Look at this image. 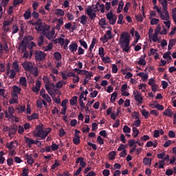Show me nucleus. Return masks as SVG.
I'll list each match as a JSON object with an SVG mask.
<instances>
[{
  "mask_svg": "<svg viewBox=\"0 0 176 176\" xmlns=\"http://www.w3.org/2000/svg\"><path fill=\"white\" fill-rule=\"evenodd\" d=\"M85 158L83 157H81V160L80 161V166H81V167L84 168L86 167V162L84 161Z\"/></svg>",
  "mask_w": 176,
  "mask_h": 176,
  "instance_id": "e2e57ef3",
  "label": "nucleus"
},
{
  "mask_svg": "<svg viewBox=\"0 0 176 176\" xmlns=\"http://www.w3.org/2000/svg\"><path fill=\"white\" fill-rule=\"evenodd\" d=\"M12 68L14 69L16 72H19L20 69L19 68V62L17 60L14 61L12 63Z\"/></svg>",
  "mask_w": 176,
  "mask_h": 176,
  "instance_id": "7c9ffc66",
  "label": "nucleus"
},
{
  "mask_svg": "<svg viewBox=\"0 0 176 176\" xmlns=\"http://www.w3.org/2000/svg\"><path fill=\"white\" fill-rule=\"evenodd\" d=\"M69 102L71 105H75L76 102H78V96H74L72 99H70Z\"/></svg>",
  "mask_w": 176,
  "mask_h": 176,
  "instance_id": "a18cd8bd",
  "label": "nucleus"
},
{
  "mask_svg": "<svg viewBox=\"0 0 176 176\" xmlns=\"http://www.w3.org/2000/svg\"><path fill=\"white\" fill-rule=\"evenodd\" d=\"M78 50V56H82V54H85V50L81 47H79Z\"/></svg>",
  "mask_w": 176,
  "mask_h": 176,
  "instance_id": "69168bd1",
  "label": "nucleus"
},
{
  "mask_svg": "<svg viewBox=\"0 0 176 176\" xmlns=\"http://www.w3.org/2000/svg\"><path fill=\"white\" fill-rule=\"evenodd\" d=\"M118 97V92H113L111 94V98L110 99V102L113 104V102H115V101H116V98Z\"/></svg>",
  "mask_w": 176,
  "mask_h": 176,
  "instance_id": "72a5a7b5",
  "label": "nucleus"
},
{
  "mask_svg": "<svg viewBox=\"0 0 176 176\" xmlns=\"http://www.w3.org/2000/svg\"><path fill=\"white\" fill-rule=\"evenodd\" d=\"M120 45H121L122 47L124 45V47L122 50L123 52H126V53L130 52V46H129V45H130V34L129 32H124L120 34Z\"/></svg>",
  "mask_w": 176,
  "mask_h": 176,
  "instance_id": "f257e3e1",
  "label": "nucleus"
},
{
  "mask_svg": "<svg viewBox=\"0 0 176 176\" xmlns=\"http://www.w3.org/2000/svg\"><path fill=\"white\" fill-rule=\"evenodd\" d=\"M22 67L25 71H28V72H32V69H34V65L30 61L23 62L22 63Z\"/></svg>",
  "mask_w": 176,
  "mask_h": 176,
  "instance_id": "6e6552de",
  "label": "nucleus"
},
{
  "mask_svg": "<svg viewBox=\"0 0 176 176\" xmlns=\"http://www.w3.org/2000/svg\"><path fill=\"white\" fill-rule=\"evenodd\" d=\"M133 96L135 100L137 101L139 104H142V96H141V92H140L138 90H134L133 91Z\"/></svg>",
  "mask_w": 176,
  "mask_h": 176,
  "instance_id": "1a4fd4ad",
  "label": "nucleus"
},
{
  "mask_svg": "<svg viewBox=\"0 0 176 176\" xmlns=\"http://www.w3.org/2000/svg\"><path fill=\"white\" fill-rule=\"evenodd\" d=\"M19 82L22 86L27 87V78L25 77H21L19 79Z\"/></svg>",
  "mask_w": 176,
  "mask_h": 176,
  "instance_id": "2f4dec72",
  "label": "nucleus"
},
{
  "mask_svg": "<svg viewBox=\"0 0 176 176\" xmlns=\"http://www.w3.org/2000/svg\"><path fill=\"white\" fill-rule=\"evenodd\" d=\"M38 46H43V41H44V38H43V36H40V37L38 38Z\"/></svg>",
  "mask_w": 176,
  "mask_h": 176,
  "instance_id": "8fccbe9b",
  "label": "nucleus"
},
{
  "mask_svg": "<svg viewBox=\"0 0 176 176\" xmlns=\"http://www.w3.org/2000/svg\"><path fill=\"white\" fill-rule=\"evenodd\" d=\"M43 80L45 83V89L48 91V93L50 90H53V89H54V84L50 83V78L43 76Z\"/></svg>",
  "mask_w": 176,
  "mask_h": 176,
  "instance_id": "39448f33",
  "label": "nucleus"
},
{
  "mask_svg": "<svg viewBox=\"0 0 176 176\" xmlns=\"http://www.w3.org/2000/svg\"><path fill=\"white\" fill-rule=\"evenodd\" d=\"M68 45H69V40H68V38H65L64 46H63V49L65 50H68Z\"/></svg>",
  "mask_w": 176,
  "mask_h": 176,
  "instance_id": "052dcab7",
  "label": "nucleus"
},
{
  "mask_svg": "<svg viewBox=\"0 0 176 176\" xmlns=\"http://www.w3.org/2000/svg\"><path fill=\"white\" fill-rule=\"evenodd\" d=\"M69 50H70L71 53L75 54L78 50V43L73 42L72 44L69 45Z\"/></svg>",
  "mask_w": 176,
  "mask_h": 176,
  "instance_id": "f8f14e48",
  "label": "nucleus"
},
{
  "mask_svg": "<svg viewBox=\"0 0 176 176\" xmlns=\"http://www.w3.org/2000/svg\"><path fill=\"white\" fill-rule=\"evenodd\" d=\"M143 164L145 166H151V164H152V159L148 158V157H144L143 159Z\"/></svg>",
  "mask_w": 176,
  "mask_h": 176,
  "instance_id": "a878e982",
  "label": "nucleus"
},
{
  "mask_svg": "<svg viewBox=\"0 0 176 176\" xmlns=\"http://www.w3.org/2000/svg\"><path fill=\"white\" fill-rule=\"evenodd\" d=\"M96 12V11L93 10V7L91 6L87 7L85 10V13H87V16H89L90 20H94V19L97 17Z\"/></svg>",
  "mask_w": 176,
  "mask_h": 176,
  "instance_id": "423d86ee",
  "label": "nucleus"
},
{
  "mask_svg": "<svg viewBox=\"0 0 176 176\" xmlns=\"http://www.w3.org/2000/svg\"><path fill=\"white\" fill-rule=\"evenodd\" d=\"M54 57L56 61H60L61 60L63 56L61 55V53L58 52H56L54 53Z\"/></svg>",
  "mask_w": 176,
  "mask_h": 176,
  "instance_id": "bb28decb",
  "label": "nucleus"
},
{
  "mask_svg": "<svg viewBox=\"0 0 176 176\" xmlns=\"http://www.w3.org/2000/svg\"><path fill=\"white\" fill-rule=\"evenodd\" d=\"M50 131H52V129H50V128H47L46 130L43 131L41 140H45V138H46V137H47V135H49V133H50Z\"/></svg>",
  "mask_w": 176,
  "mask_h": 176,
  "instance_id": "393cba45",
  "label": "nucleus"
},
{
  "mask_svg": "<svg viewBox=\"0 0 176 176\" xmlns=\"http://www.w3.org/2000/svg\"><path fill=\"white\" fill-rule=\"evenodd\" d=\"M98 54H99L100 57H101V58H102V57L105 56V52L104 51V47H100L99 48V50H98Z\"/></svg>",
  "mask_w": 176,
  "mask_h": 176,
  "instance_id": "49530a36",
  "label": "nucleus"
},
{
  "mask_svg": "<svg viewBox=\"0 0 176 176\" xmlns=\"http://www.w3.org/2000/svg\"><path fill=\"white\" fill-rule=\"evenodd\" d=\"M55 14H56V16H64L65 12L62 9H56Z\"/></svg>",
  "mask_w": 176,
  "mask_h": 176,
  "instance_id": "58836bf2",
  "label": "nucleus"
},
{
  "mask_svg": "<svg viewBox=\"0 0 176 176\" xmlns=\"http://www.w3.org/2000/svg\"><path fill=\"white\" fill-rule=\"evenodd\" d=\"M32 74V75L35 77L38 76V67H34L32 69V72H30Z\"/></svg>",
  "mask_w": 176,
  "mask_h": 176,
  "instance_id": "13d9d810",
  "label": "nucleus"
},
{
  "mask_svg": "<svg viewBox=\"0 0 176 176\" xmlns=\"http://www.w3.org/2000/svg\"><path fill=\"white\" fill-rule=\"evenodd\" d=\"M150 20H151V25H155L157 24V23H159V19H157L156 18H154V19L150 18Z\"/></svg>",
  "mask_w": 176,
  "mask_h": 176,
  "instance_id": "680f3d73",
  "label": "nucleus"
},
{
  "mask_svg": "<svg viewBox=\"0 0 176 176\" xmlns=\"http://www.w3.org/2000/svg\"><path fill=\"white\" fill-rule=\"evenodd\" d=\"M123 132L129 134V133H131V129H130L127 125H124L123 127Z\"/></svg>",
  "mask_w": 176,
  "mask_h": 176,
  "instance_id": "864d4df0",
  "label": "nucleus"
},
{
  "mask_svg": "<svg viewBox=\"0 0 176 176\" xmlns=\"http://www.w3.org/2000/svg\"><path fill=\"white\" fill-rule=\"evenodd\" d=\"M34 47H36V43H35L34 41H31L28 44V48L29 50H32Z\"/></svg>",
  "mask_w": 176,
  "mask_h": 176,
  "instance_id": "e433bc0d",
  "label": "nucleus"
},
{
  "mask_svg": "<svg viewBox=\"0 0 176 176\" xmlns=\"http://www.w3.org/2000/svg\"><path fill=\"white\" fill-rule=\"evenodd\" d=\"M28 171H30L28 166L23 168L21 173V176H28Z\"/></svg>",
  "mask_w": 176,
  "mask_h": 176,
  "instance_id": "79ce46f5",
  "label": "nucleus"
},
{
  "mask_svg": "<svg viewBox=\"0 0 176 176\" xmlns=\"http://www.w3.org/2000/svg\"><path fill=\"white\" fill-rule=\"evenodd\" d=\"M123 6H124V3H123V1H120L117 8V13H122V10H123Z\"/></svg>",
  "mask_w": 176,
  "mask_h": 176,
  "instance_id": "c85d7f7f",
  "label": "nucleus"
},
{
  "mask_svg": "<svg viewBox=\"0 0 176 176\" xmlns=\"http://www.w3.org/2000/svg\"><path fill=\"white\" fill-rule=\"evenodd\" d=\"M18 129H19V127L16 124H14L13 126H12L10 128V132L8 133L9 137H12V135H14V134H16V133H17Z\"/></svg>",
  "mask_w": 176,
  "mask_h": 176,
  "instance_id": "4468645a",
  "label": "nucleus"
},
{
  "mask_svg": "<svg viewBox=\"0 0 176 176\" xmlns=\"http://www.w3.org/2000/svg\"><path fill=\"white\" fill-rule=\"evenodd\" d=\"M13 91L16 94H20L21 93V88L19 87L17 85L13 87Z\"/></svg>",
  "mask_w": 176,
  "mask_h": 176,
  "instance_id": "f704fd0d",
  "label": "nucleus"
},
{
  "mask_svg": "<svg viewBox=\"0 0 176 176\" xmlns=\"http://www.w3.org/2000/svg\"><path fill=\"white\" fill-rule=\"evenodd\" d=\"M9 74H10V79H14V78H16V71H14V69H10Z\"/></svg>",
  "mask_w": 176,
  "mask_h": 176,
  "instance_id": "09e8293b",
  "label": "nucleus"
},
{
  "mask_svg": "<svg viewBox=\"0 0 176 176\" xmlns=\"http://www.w3.org/2000/svg\"><path fill=\"white\" fill-rule=\"evenodd\" d=\"M138 64H139V65H146V61L145 60V58H141L138 61Z\"/></svg>",
  "mask_w": 176,
  "mask_h": 176,
  "instance_id": "bf43d9fd",
  "label": "nucleus"
},
{
  "mask_svg": "<svg viewBox=\"0 0 176 176\" xmlns=\"http://www.w3.org/2000/svg\"><path fill=\"white\" fill-rule=\"evenodd\" d=\"M39 118V115L36 113H34L32 116H27V119L30 122L31 120H35V119H38Z\"/></svg>",
  "mask_w": 176,
  "mask_h": 176,
  "instance_id": "412c9836",
  "label": "nucleus"
},
{
  "mask_svg": "<svg viewBox=\"0 0 176 176\" xmlns=\"http://www.w3.org/2000/svg\"><path fill=\"white\" fill-rule=\"evenodd\" d=\"M102 60L104 64H108L109 63H111V58H109V56H103L102 57Z\"/></svg>",
  "mask_w": 176,
  "mask_h": 176,
  "instance_id": "3c124183",
  "label": "nucleus"
},
{
  "mask_svg": "<svg viewBox=\"0 0 176 176\" xmlns=\"http://www.w3.org/2000/svg\"><path fill=\"white\" fill-rule=\"evenodd\" d=\"M171 0H158V2H160V5L162 6L163 10H166V9H168V2H170Z\"/></svg>",
  "mask_w": 176,
  "mask_h": 176,
  "instance_id": "2eb2a0df",
  "label": "nucleus"
},
{
  "mask_svg": "<svg viewBox=\"0 0 176 176\" xmlns=\"http://www.w3.org/2000/svg\"><path fill=\"white\" fill-rule=\"evenodd\" d=\"M154 31L155 33L153 35V42H157V36L159 34H160V31H162V28L160 27V25H157Z\"/></svg>",
  "mask_w": 176,
  "mask_h": 176,
  "instance_id": "9d476101",
  "label": "nucleus"
},
{
  "mask_svg": "<svg viewBox=\"0 0 176 176\" xmlns=\"http://www.w3.org/2000/svg\"><path fill=\"white\" fill-rule=\"evenodd\" d=\"M19 48L21 49L23 53H25L27 52V44H25V41L22 40L19 43Z\"/></svg>",
  "mask_w": 176,
  "mask_h": 176,
  "instance_id": "a211bd4d",
  "label": "nucleus"
},
{
  "mask_svg": "<svg viewBox=\"0 0 176 176\" xmlns=\"http://www.w3.org/2000/svg\"><path fill=\"white\" fill-rule=\"evenodd\" d=\"M24 138H25V142L28 144V146L29 148H31V146H32V145H34L35 144V140H34L27 136H25Z\"/></svg>",
  "mask_w": 176,
  "mask_h": 176,
  "instance_id": "dca6fc26",
  "label": "nucleus"
},
{
  "mask_svg": "<svg viewBox=\"0 0 176 176\" xmlns=\"http://www.w3.org/2000/svg\"><path fill=\"white\" fill-rule=\"evenodd\" d=\"M77 21H80V24L82 25H86V23H87V17L86 15L83 14L80 18H78Z\"/></svg>",
  "mask_w": 176,
  "mask_h": 176,
  "instance_id": "f3484780",
  "label": "nucleus"
},
{
  "mask_svg": "<svg viewBox=\"0 0 176 176\" xmlns=\"http://www.w3.org/2000/svg\"><path fill=\"white\" fill-rule=\"evenodd\" d=\"M34 54L36 61H43L46 58V53L41 50H36Z\"/></svg>",
  "mask_w": 176,
  "mask_h": 176,
  "instance_id": "7ed1b4c3",
  "label": "nucleus"
},
{
  "mask_svg": "<svg viewBox=\"0 0 176 176\" xmlns=\"http://www.w3.org/2000/svg\"><path fill=\"white\" fill-rule=\"evenodd\" d=\"M35 28L34 29L36 31L41 32L43 31L45 32V31H49L50 30V26L47 25L46 23H35Z\"/></svg>",
  "mask_w": 176,
  "mask_h": 176,
  "instance_id": "f03ea898",
  "label": "nucleus"
},
{
  "mask_svg": "<svg viewBox=\"0 0 176 176\" xmlns=\"http://www.w3.org/2000/svg\"><path fill=\"white\" fill-rule=\"evenodd\" d=\"M158 14L160 16V19H162V20H164L165 21H168V20H170V14H168V9L161 10Z\"/></svg>",
  "mask_w": 176,
  "mask_h": 176,
  "instance_id": "0eeeda50",
  "label": "nucleus"
},
{
  "mask_svg": "<svg viewBox=\"0 0 176 176\" xmlns=\"http://www.w3.org/2000/svg\"><path fill=\"white\" fill-rule=\"evenodd\" d=\"M138 76H140V78H142V80H143V82H145L146 80H148V74L144 73V72H140L137 74Z\"/></svg>",
  "mask_w": 176,
  "mask_h": 176,
  "instance_id": "4be33fe9",
  "label": "nucleus"
},
{
  "mask_svg": "<svg viewBox=\"0 0 176 176\" xmlns=\"http://www.w3.org/2000/svg\"><path fill=\"white\" fill-rule=\"evenodd\" d=\"M132 131L134 138H137V137H138V134H140V131L138 130V129H137V127L133 126Z\"/></svg>",
  "mask_w": 176,
  "mask_h": 176,
  "instance_id": "c756f323",
  "label": "nucleus"
},
{
  "mask_svg": "<svg viewBox=\"0 0 176 176\" xmlns=\"http://www.w3.org/2000/svg\"><path fill=\"white\" fill-rule=\"evenodd\" d=\"M4 113L7 119H12V120L14 119V116H13V113H8V111H6Z\"/></svg>",
  "mask_w": 176,
  "mask_h": 176,
  "instance_id": "c03bdc74",
  "label": "nucleus"
},
{
  "mask_svg": "<svg viewBox=\"0 0 176 176\" xmlns=\"http://www.w3.org/2000/svg\"><path fill=\"white\" fill-rule=\"evenodd\" d=\"M100 41L102 42V43H107V42H108V37L107 36V34H104L102 37H101Z\"/></svg>",
  "mask_w": 176,
  "mask_h": 176,
  "instance_id": "338daca9",
  "label": "nucleus"
},
{
  "mask_svg": "<svg viewBox=\"0 0 176 176\" xmlns=\"http://www.w3.org/2000/svg\"><path fill=\"white\" fill-rule=\"evenodd\" d=\"M58 24L55 26V29L58 30V31H60L61 30V25L64 24V19L63 18L58 19Z\"/></svg>",
  "mask_w": 176,
  "mask_h": 176,
  "instance_id": "6ab92c4d",
  "label": "nucleus"
},
{
  "mask_svg": "<svg viewBox=\"0 0 176 176\" xmlns=\"http://www.w3.org/2000/svg\"><path fill=\"white\" fill-rule=\"evenodd\" d=\"M8 149H14L16 146H14V142H10V143H7L6 145Z\"/></svg>",
  "mask_w": 176,
  "mask_h": 176,
  "instance_id": "a19ab883",
  "label": "nucleus"
},
{
  "mask_svg": "<svg viewBox=\"0 0 176 176\" xmlns=\"http://www.w3.org/2000/svg\"><path fill=\"white\" fill-rule=\"evenodd\" d=\"M106 17L107 20H109V24L111 25H115L116 23V20H118V18L116 17V15L113 14V12L112 11H110L106 14Z\"/></svg>",
  "mask_w": 176,
  "mask_h": 176,
  "instance_id": "20e7f679",
  "label": "nucleus"
},
{
  "mask_svg": "<svg viewBox=\"0 0 176 176\" xmlns=\"http://www.w3.org/2000/svg\"><path fill=\"white\" fill-rule=\"evenodd\" d=\"M175 45V40L174 38H171L168 43V51L171 50V49L174 47Z\"/></svg>",
  "mask_w": 176,
  "mask_h": 176,
  "instance_id": "b1692460",
  "label": "nucleus"
},
{
  "mask_svg": "<svg viewBox=\"0 0 176 176\" xmlns=\"http://www.w3.org/2000/svg\"><path fill=\"white\" fill-rule=\"evenodd\" d=\"M172 17L175 24H176V8L172 10Z\"/></svg>",
  "mask_w": 176,
  "mask_h": 176,
  "instance_id": "603ef678",
  "label": "nucleus"
},
{
  "mask_svg": "<svg viewBox=\"0 0 176 176\" xmlns=\"http://www.w3.org/2000/svg\"><path fill=\"white\" fill-rule=\"evenodd\" d=\"M23 17L25 20H30V18L31 17V12L30 10H26L25 13L23 14Z\"/></svg>",
  "mask_w": 176,
  "mask_h": 176,
  "instance_id": "37998d69",
  "label": "nucleus"
},
{
  "mask_svg": "<svg viewBox=\"0 0 176 176\" xmlns=\"http://www.w3.org/2000/svg\"><path fill=\"white\" fill-rule=\"evenodd\" d=\"M25 157H26V160H27L28 164H30V166H32V164H34V162H35V160L33 158L34 155L27 153L25 155Z\"/></svg>",
  "mask_w": 176,
  "mask_h": 176,
  "instance_id": "ddd939ff",
  "label": "nucleus"
},
{
  "mask_svg": "<svg viewBox=\"0 0 176 176\" xmlns=\"http://www.w3.org/2000/svg\"><path fill=\"white\" fill-rule=\"evenodd\" d=\"M50 6H52V0H47V4L45 6V10H50Z\"/></svg>",
  "mask_w": 176,
  "mask_h": 176,
  "instance_id": "6e6d98bb",
  "label": "nucleus"
},
{
  "mask_svg": "<svg viewBox=\"0 0 176 176\" xmlns=\"http://www.w3.org/2000/svg\"><path fill=\"white\" fill-rule=\"evenodd\" d=\"M78 42L80 44V45L82 46V47H84V49H87V43H86V41H85L83 38L80 39Z\"/></svg>",
  "mask_w": 176,
  "mask_h": 176,
  "instance_id": "ea45409f",
  "label": "nucleus"
},
{
  "mask_svg": "<svg viewBox=\"0 0 176 176\" xmlns=\"http://www.w3.org/2000/svg\"><path fill=\"white\" fill-rule=\"evenodd\" d=\"M10 104H19V95L16 93H12V98L9 100Z\"/></svg>",
  "mask_w": 176,
  "mask_h": 176,
  "instance_id": "9b49d317",
  "label": "nucleus"
},
{
  "mask_svg": "<svg viewBox=\"0 0 176 176\" xmlns=\"http://www.w3.org/2000/svg\"><path fill=\"white\" fill-rule=\"evenodd\" d=\"M109 160H115V157H116V152L111 151L109 153Z\"/></svg>",
  "mask_w": 176,
  "mask_h": 176,
  "instance_id": "c9c22d12",
  "label": "nucleus"
},
{
  "mask_svg": "<svg viewBox=\"0 0 176 176\" xmlns=\"http://www.w3.org/2000/svg\"><path fill=\"white\" fill-rule=\"evenodd\" d=\"M130 6H131V3L130 2H127L124 7V12L125 13H127L129 12V8H130Z\"/></svg>",
  "mask_w": 176,
  "mask_h": 176,
  "instance_id": "4d7b16f0",
  "label": "nucleus"
},
{
  "mask_svg": "<svg viewBox=\"0 0 176 176\" xmlns=\"http://www.w3.org/2000/svg\"><path fill=\"white\" fill-rule=\"evenodd\" d=\"M153 108H156L159 111H163V109H164V107L159 103H157Z\"/></svg>",
  "mask_w": 176,
  "mask_h": 176,
  "instance_id": "5fc2aeb1",
  "label": "nucleus"
},
{
  "mask_svg": "<svg viewBox=\"0 0 176 176\" xmlns=\"http://www.w3.org/2000/svg\"><path fill=\"white\" fill-rule=\"evenodd\" d=\"M42 97L47 101V102H52V98L47 94L43 95Z\"/></svg>",
  "mask_w": 176,
  "mask_h": 176,
  "instance_id": "0e129e2a",
  "label": "nucleus"
},
{
  "mask_svg": "<svg viewBox=\"0 0 176 176\" xmlns=\"http://www.w3.org/2000/svg\"><path fill=\"white\" fill-rule=\"evenodd\" d=\"M43 131L44 130H41V131H37L36 135V137H39V138H41V140H42V135H43Z\"/></svg>",
  "mask_w": 176,
  "mask_h": 176,
  "instance_id": "774afa93",
  "label": "nucleus"
},
{
  "mask_svg": "<svg viewBox=\"0 0 176 176\" xmlns=\"http://www.w3.org/2000/svg\"><path fill=\"white\" fill-rule=\"evenodd\" d=\"M99 25H100L101 28H102V30H105L106 27L105 25H107V19H105V18H102L99 22H98Z\"/></svg>",
  "mask_w": 176,
  "mask_h": 176,
  "instance_id": "aec40b11",
  "label": "nucleus"
},
{
  "mask_svg": "<svg viewBox=\"0 0 176 176\" xmlns=\"http://www.w3.org/2000/svg\"><path fill=\"white\" fill-rule=\"evenodd\" d=\"M84 73H82L81 75H85L87 79H89L93 76V73H90L87 71H83Z\"/></svg>",
  "mask_w": 176,
  "mask_h": 176,
  "instance_id": "4c0bfd02",
  "label": "nucleus"
},
{
  "mask_svg": "<svg viewBox=\"0 0 176 176\" xmlns=\"http://www.w3.org/2000/svg\"><path fill=\"white\" fill-rule=\"evenodd\" d=\"M17 32H19V26H17V25H13L12 34L14 35V34H17Z\"/></svg>",
  "mask_w": 176,
  "mask_h": 176,
  "instance_id": "de8ad7c7",
  "label": "nucleus"
},
{
  "mask_svg": "<svg viewBox=\"0 0 176 176\" xmlns=\"http://www.w3.org/2000/svg\"><path fill=\"white\" fill-rule=\"evenodd\" d=\"M164 116H168V118H171L174 115V112L171 111L170 109H167L166 111L163 112Z\"/></svg>",
  "mask_w": 176,
  "mask_h": 176,
  "instance_id": "5701e85b",
  "label": "nucleus"
},
{
  "mask_svg": "<svg viewBox=\"0 0 176 176\" xmlns=\"http://www.w3.org/2000/svg\"><path fill=\"white\" fill-rule=\"evenodd\" d=\"M141 113L142 115V116H144L145 118V119H148L149 118V111H146V109H142L141 111Z\"/></svg>",
  "mask_w": 176,
  "mask_h": 176,
  "instance_id": "473e14b6",
  "label": "nucleus"
},
{
  "mask_svg": "<svg viewBox=\"0 0 176 176\" xmlns=\"http://www.w3.org/2000/svg\"><path fill=\"white\" fill-rule=\"evenodd\" d=\"M96 42H97V38H94L92 39L91 45L89 46V52H90L91 54L93 52V49H94V46H96Z\"/></svg>",
  "mask_w": 176,
  "mask_h": 176,
  "instance_id": "cd10ccee",
  "label": "nucleus"
}]
</instances>
